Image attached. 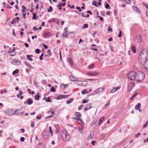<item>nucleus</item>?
<instances>
[{
    "label": "nucleus",
    "mask_w": 148,
    "mask_h": 148,
    "mask_svg": "<svg viewBox=\"0 0 148 148\" xmlns=\"http://www.w3.org/2000/svg\"><path fill=\"white\" fill-rule=\"evenodd\" d=\"M27 58L29 61H32L33 60V59L32 58H31L30 57V56H29V55H27Z\"/></svg>",
    "instance_id": "nucleus-34"
},
{
    "label": "nucleus",
    "mask_w": 148,
    "mask_h": 148,
    "mask_svg": "<svg viewBox=\"0 0 148 148\" xmlns=\"http://www.w3.org/2000/svg\"><path fill=\"white\" fill-rule=\"evenodd\" d=\"M91 104L88 103L86 104V107L85 108V110H88L91 108Z\"/></svg>",
    "instance_id": "nucleus-13"
},
{
    "label": "nucleus",
    "mask_w": 148,
    "mask_h": 148,
    "mask_svg": "<svg viewBox=\"0 0 148 148\" xmlns=\"http://www.w3.org/2000/svg\"><path fill=\"white\" fill-rule=\"evenodd\" d=\"M73 98L69 99L66 101V103L67 104H70L73 101Z\"/></svg>",
    "instance_id": "nucleus-26"
},
{
    "label": "nucleus",
    "mask_w": 148,
    "mask_h": 148,
    "mask_svg": "<svg viewBox=\"0 0 148 148\" xmlns=\"http://www.w3.org/2000/svg\"><path fill=\"white\" fill-rule=\"evenodd\" d=\"M104 117H103L101 118H100L99 120V122H98V124L99 125H100L101 124V123H102V122H103V120H104Z\"/></svg>",
    "instance_id": "nucleus-24"
},
{
    "label": "nucleus",
    "mask_w": 148,
    "mask_h": 148,
    "mask_svg": "<svg viewBox=\"0 0 148 148\" xmlns=\"http://www.w3.org/2000/svg\"><path fill=\"white\" fill-rule=\"evenodd\" d=\"M40 96V95H39V93H38L37 95H36L35 96V99L36 100H38L39 99Z\"/></svg>",
    "instance_id": "nucleus-28"
},
{
    "label": "nucleus",
    "mask_w": 148,
    "mask_h": 148,
    "mask_svg": "<svg viewBox=\"0 0 148 148\" xmlns=\"http://www.w3.org/2000/svg\"><path fill=\"white\" fill-rule=\"evenodd\" d=\"M88 102V101H86V100H83V101H82V102L84 103H87Z\"/></svg>",
    "instance_id": "nucleus-62"
},
{
    "label": "nucleus",
    "mask_w": 148,
    "mask_h": 148,
    "mask_svg": "<svg viewBox=\"0 0 148 148\" xmlns=\"http://www.w3.org/2000/svg\"><path fill=\"white\" fill-rule=\"evenodd\" d=\"M77 121L78 123L81 124L82 125L84 124V122L81 120V118H78Z\"/></svg>",
    "instance_id": "nucleus-17"
},
{
    "label": "nucleus",
    "mask_w": 148,
    "mask_h": 148,
    "mask_svg": "<svg viewBox=\"0 0 148 148\" xmlns=\"http://www.w3.org/2000/svg\"><path fill=\"white\" fill-rule=\"evenodd\" d=\"M86 92V90H84L82 91V93L83 94H85Z\"/></svg>",
    "instance_id": "nucleus-59"
},
{
    "label": "nucleus",
    "mask_w": 148,
    "mask_h": 148,
    "mask_svg": "<svg viewBox=\"0 0 148 148\" xmlns=\"http://www.w3.org/2000/svg\"><path fill=\"white\" fill-rule=\"evenodd\" d=\"M120 88L119 86H118L116 87H115L114 88L112 89L111 91V93H113L115 92L117 90L119 89Z\"/></svg>",
    "instance_id": "nucleus-14"
},
{
    "label": "nucleus",
    "mask_w": 148,
    "mask_h": 148,
    "mask_svg": "<svg viewBox=\"0 0 148 148\" xmlns=\"http://www.w3.org/2000/svg\"><path fill=\"white\" fill-rule=\"evenodd\" d=\"M108 32H112V29L110 26L108 27Z\"/></svg>",
    "instance_id": "nucleus-40"
},
{
    "label": "nucleus",
    "mask_w": 148,
    "mask_h": 148,
    "mask_svg": "<svg viewBox=\"0 0 148 148\" xmlns=\"http://www.w3.org/2000/svg\"><path fill=\"white\" fill-rule=\"evenodd\" d=\"M24 64L27 66L30 69H33V67L29 63L27 62H24Z\"/></svg>",
    "instance_id": "nucleus-21"
},
{
    "label": "nucleus",
    "mask_w": 148,
    "mask_h": 148,
    "mask_svg": "<svg viewBox=\"0 0 148 148\" xmlns=\"http://www.w3.org/2000/svg\"><path fill=\"white\" fill-rule=\"evenodd\" d=\"M47 53L49 54V56H51L52 55V53H51V51L50 49L48 50L47 51Z\"/></svg>",
    "instance_id": "nucleus-46"
},
{
    "label": "nucleus",
    "mask_w": 148,
    "mask_h": 148,
    "mask_svg": "<svg viewBox=\"0 0 148 148\" xmlns=\"http://www.w3.org/2000/svg\"><path fill=\"white\" fill-rule=\"evenodd\" d=\"M88 27V25L87 24H85L83 27V29L87 28Z\"/></svg>",
    "instance_id": "nucleus-42"
},
{
    "label": "nucleus",
    "mask_w": 148,
    "mask_h": 148,
    "mask_svg": "<svg viewBox=\"0 0 148 148\" xmlns=\"http://www.w3.org/2000/svg\"><path fill=\"white\" fill-rule=\"evenodd\" d=\"M62 99V95H60L58 97V98L57 99L58 100H61Z\"/></svg>",
    "instance_id": "nucleus-43"
},
{
    "label": "nucleus",
    "mask_w": 148,
    "mask_h": 148,
    "mask_svg": "<svg viewBox=\"0 0 148 148\" xmlns=\"http://www.w3.org/2000/svg\"><path fill=\"white\" fill-rule=\"evenodd\" d=\"M5 113L10 116H11L14 114V111L11 109H8L5 111Z\"/></svg>",
    "instance_id": "nucleus-9"
},
{
    "label": "nucleus",
    "mask_w": 148,
    "mask_h": 148,
    "mask_svg": "<svg viewBox=\"0 0 148 148\" xmlns=\"http://www.w3.org/2000/svg\"><path fill=\"white\" fill-rule=\"evenodd\" d=\"M75 114L76 116L78 118H80L82 116L81 114L79 112H76Z\"/></svg>",
    "instance_id": "nucleus-22"
},
{
    "label": "nucleus",
    "mask_w": 148,
    "mask_h": 148,
    "mask_svg": "<svg viewBox=\"0 0 148 148\" xmlns=\"http://www.w3.org/2000/svg\"><path fill=\"white\" fill-rule=\"evenodd\" d=\"M99 73L97 72H88L86 73V75H87L92 76H96L98 75Z\"/></svg>",
    "instance_id": "nucleus-7"
},
{
    "label": "nucleus",
    "mask_w": 148,
    "mask_h": 148,
    "mask_svg": "<svg viewBox=\"0 0 148 148\" xmlns=\"http://www.w3.org/2000/svg\"><path fill=\"white\" fill-rule=\"evenodd\" d=\"M11 62L12 64L15 65H19L21 64V62L18 60L14 59L11 61Z\"/></svg>",
    "instance_id": "nucleus-5"
},
{
    "label": "nucleus",
    "mask_w": 148,
    "mask_h": 148,
    "mask_svg": "<svg viewBox=\"0 0 148 148\" xmlns=\"http://www.w3.org/2000/svg\"><path fill=\"white\" fill-rule=\"evenodd\" d=\"M77 84L80 86H85L87 84V82L86 81H79L77 82Z\"/></svg>",
    "instance_id": "nucleus-6"
},
{
    "label": "nucleus",
    "mask_w": 148,
    "mask_h": 148,
    "mask_svg": "<svg viewBox=\"0 0 148 148\" xmlns=\"http://www.w3.org/2000/svg\"><path fill=\"white\" fill-rule=\"evenodd\" d=\"M148 56V52L147 49H142L140 53L138 58L139 61L140 63L143 64V62L146 61Z\"/></svg>",
    "instance_id": "nucleus-2"
},
{
    "label": "nucleus",
    "mask_w": 148,
    "mask_h": 148,
    "mask_svg": "<svg viewBox=\"0 0 148 148\" xmlns=\"http://www.w3.org/2000/svg\"><path fill=\"white\" fill-rule=\"evenodd\" d=\"M25 108H22L19 109H17L16 110L14 114L16 115H22L25 112Z\"/></svg>",
    "instance_id": "nucleus-4"
},
{
    "label": "nucleus",
    "mask_w": 148,
    "mask_h": 148,
    "mask_svg": "<svg viewBox=\"0 0 148 148\" xmlns=\"http://www.w3.org/2000/svg\"><path fill=\"white\" fill-rule=\"evenodd\" d=\"M56 132H58L60 131V128L58 126H56Z\"/></svg>",
    "instance_id": "nucleus-38"
},
{
    "label": "nucleus",
    "mask_w": 148,
    "mask_h": 148,
    "mask_svg": "<svg viewBox=\"0 0 148 148\" xmlns=\"http://www.w3.org/2000/svg\"><path fill=\"white\" fill-rule=\"evenodd\" d=\"M138 95V92H135V93H134V95H133V96L135 98L136 96Z\"/></svg>",
    "instance_id": "nucleus-45"
},
{
    "label": "nucleus",
    "mask_w": 148,
    "mask_h": 148,
    "mask_svg": "<svg viewBox=\"0 0 148 148\" xmlns=\"http://www.w3.org/2000/svg\"><path fill=\"white\" fill-rule=\"evenodd\" d=\"M105 89L101 87L95 90V92L97 94H99L103 92Z\"/></svg>",
    "instance_id": "nucleus-11"
},
{
    "label": "nucleus",
    "mask_w": 148,
    "mask_h": 148,
    "mask_svg": "<svg viewBox=\"0 0 148 148\" xmlns=\"http://www.w3.org/2000/svg\"><path fill=\"white\" fill-rule=\"evenodd\" d=\"M45 101L48 102H50L51 101V100L49 97H48L46 98L45 99Z\"/></svg>",
    "instance_id": "nucleus-47"
},
{
    "label": "nucleus",
    "mask_w": 148,
    "mask_h": 148,
    "mask_svg": "<svg viewBox=\"0 0 148 148\" xmlns=\"http://www.w3.org/2000/svg\"><path fill=\"white\" fill-rule=\"evenodd\" d=\"M53 10V8L51 6L49 7V9L47 10V11L49 12H51Z\"/></svg>",
    "instance_id": "nucleus-33"
},
{
    "label": "nucleus",
    "mask_w": 148,
    "mask_h": 148,
    "mask_svg": "<svg viewBox=\"0 0 148 148\" xmlns=\"http://www.w3.org/2000/svg\"><path fill=\"white\" fill-rule=\"evenodd\" d=\"M41 116H36V118H37L38 119V120H40V119H41Z\"/></svg>",
    "instance_id": "nucleus-64"
},
{
    "label": "nucleus",
    "mask_w": 148,
    "mask_h": 148,
    "mask_svg": "<svg viewBox=\"0 0 148 148\" xmlns=\"http://www.w3.org/2000/svg\"><path fill=\"white\" fill-rule=\"evenodd\" d=\"M76 8L77 10H79V12H81L82 10L80 7H77Z\"/></svg>",
    "instance_id": "nucleus-52"
},
{
    "label": "nucleus",
    "mask_w": 148,
    "mask_h": 148,
    "mask_svg": "<svg viewBox=\"0 0 148 148\" xmlns=\"http://www.w3.org/2000/svg\"><path fill=\"white\" fill-rule=\"evenodd\" d=\"M65 84H61V88L62 90H64V89L65 88Z\"/></svg>",
    "instance_id": "nucleus-32"
},
{
    "label": "nucleus",
    "mask_w": 148,
    "mask_h": 148,
    "mask_svg": "<svg viewBox=\"0 0 148 148\" xmlns=\"http://www.w3.org/2000/svg\"><path fill=\"white\" fill-rule=\"evenodd\" d=\"M15 47H13V49L12 50L9 51V53L10 55V56H13L16 54V52L15 51Z\"/></svg>",
    "instance_id": "nucleus-12"
},
{
    "label": "nucleus",
    "mask_w": 148,
    "mask_h": 148,
    "mask_svg": "<svg viewBox=\"0 0 148 148\" xmlns=\"http://www.w3.org/2000/svg\"><path fill=\"white\" fill-rule=\"evenodd\" d=\"M70 79L73 81H76L77 80V78L71 75L70 77Z\"/></svg>",
    "instance_id": "nucleus-19"
},
{
    "label": "nucleus",
    "mask_w": 148,
    "mask_h": 148,
    "mask_svg": "<svg viewBox=\"0 0 148 148\" xmlns=\"http://www.w3.org/2000/svg\"><path fill=\"white\" fill-rule=\"evenodd\" d=\"M50 90L52 92H54L55 91V89L53 87H51V88Z\"/></svg>",
    "instance_id": "nucleus-49"
},
{
    "label": "nucleus",
    "mask_w": 148,
    "mask_h": 148,
    "mask_svg": "<svg viewBox=\"0 0 148 148\" xmlns=\"http://www.w3.org/2000/svg\"><path fill=\"white\" fill-rule=\"evenodd\" d=\"M49 129L50 130V132L51 134V136H53V132H52V130L51 127L50 126L49 127Z\"/></svg>",
    "instance_id": "nucleus-51"
},
{
    "label": "nucleus",
    "mask_w": 148,
    "mask_h": 148,
    "mask_svg": "<svg viewBox=\"0 0 148 148\" xmlns=\"http://www.w3.org/2000/svg\"><path fill=\"white\" fill-rule=\"evenodd\" d=\"M34 126V122H32L31 124V126L32 127H33Z\"/></svg>",
    "instance_id": "nucleus-60"
},
{
    "label": "nucleus",
    "mask_w": 148,
    "mask_h": 148,
    "mask_svg": "<svg viewBox=\"0 0 148 148\" xmlns=\"http://www.w3.org/2000/svg\"><path fill=\"white\" fill-rule=\"evenodd\" d=\"M136 39L138 43H141L142 42V39L140 35H138L137 36Z\"/></svg>",
    "instance_id": "nucleus-15"
},
{
    "label": "nucleus",
    "mask_w": 148,
    "mask_h": 148,
    "mask_svg": "<svg viewBox=\"0 0 148 148\" xmlns=\"http://www.w3.org/2000/svg\"><path fill=\"white\" fill-rule=\"evenodd\" d=\"M62 99L64 98H66L69 96V95H62Z\"/></svg>",
    "instance_id": "nucleus-37"
},
{
    "label": "nucleus",
    "mask_w": 148,
    "mask_h": 148,
    "mask_svg": "<svg viewBox=\"0 0 148 148\" xmlns=\"http://www.w3.org/2000/svg\"><path fill=\"white\" fill-rule=\"evenodd\" d=\"M40 51V50L39 49H36L35 50L36 52L37 53H39Z\"/></svg>",
    "instance_id": "nucleus-58"
},
{
    "label": "nucleus",
    "mask_w": 148,
    "mask_h": 148,
    "mask_svg": "<svg viewBox=\"0 0 148 148\" xmlns=\"http://www.w3.org/2000/svg\"><path fill=\"white\" fill-rule=\"evenodd\" d=\"M141 107V105L140 103H138L135 106V109L136 110H139Z\"/></svg>",
    "instance_id": "nucleus-20"
},
{
    "label": "nucleus",
    "mask_w": 148,
    "mask_h": 148,
    "mask_svg": "<svg viewBox=\"0 0 148 148\" xmlns=\"http://www.w3.org/2000/svg\"><path fill=\"white\" fill-rule=\"evenodd\" d=\"M130 0H125V1L127 4H130V2H131Z\"/></svg>",
    "instance_id": "nucleus-53"
},
{
    "label": "nucleus",
    "mask_w": 148,
    "mask_h": 148,
    "mask_svg": "<svg viewBox=\"0 0 148 148\" xmlns=\"http://www.w3.org/2000/svg\"><path fill=\"white\" fill-rule=\"evenodd\" d=\"M78 130L79 132L82 134H83L84 133V132L83 130H82V129H81L80 127H78Z\"/></svg>",
    "instance_id": "nucleus-35"
},
{
    "label": "nucleus",
    "mask_w": 148,
    "mask_h": 148,
    "mask_svg": "<svg viewBox=\"0 0 148 148\" xmlns=\"http://www.w3.org/2000/svg\"><path fill=\"white\" fill-rule=\"evenodd\" d=\"M20 140L22 142H23L25 140V138L24 137H21L20 138Z\"/></svg>",
    "instance_id": "nucleus-57"
},
{
    "label": "nucleus",
    "mask_w": 148,
    "mask_h": 148,
    "mask_svg": "<svg viewBox=\"0 0 148 148\" xmlns=\"http://www.w3.org/2000/svg\"><path fill=\"white\" fill-rule=\"evenodd\" d=\"M68 61L70 63L71 65H72L73 64V62H72V60L71 58H69L68 59Z\"/></svg>",
    "instance_id": "nucleus-30"
},
{
    "label": "nucleus",
    "mask_w": 148,
    "mask_h": 148,
    "mask_svg": "<svg viewBox=\"0 0 148 148\" xmlns=\"http://www.w3.org/2000/svg\"><path fill=\"white\" fill-rule=\"evenodd\" d=\"M43 45L45 49H47L48 48V46L44 44H43Z\"/></svg>",
    "instance_id": "nucleus-63"
},
{
    "label": "nucleus",
    "mask_w": 148,
    "mask_h": 148,
    "mask_svg": "<svg viewBox=\"0 0 148 148\" xmlns=\"http://www.w3.org/2000/svg\"><path fill=\"white\" fill-rule=\"evenodd\" d=\"M62 136L63 140L65 141H68L70 139L69 133L65 130H63L62 133Z\"/></svg>",
    "instance_id": "nucleus-3"
},
{
    "label": "nucleus",
    "mask_w": 148,
    "mask_h": 148,
    "mask_svg": "<svg viewBox=\"0 0 148 148\" xmlns=\"http://www.w3.org/2000/svg\"><path fill=\"white\" fill-rule=\"evenodd\" d=\"M110 7L109 4L108 3H107L105 5V8L106 9H108Z\"/></svg>",
    "instance_id": "nucleus-54"
},
{
    "label": "nucleus",
    "mask_w": 148,
    "mask_h": 148,
    "mask_svg": "<svg viewBox=\"0 0 148 148\" xmlns=\"http://www.w3.org/2000/svg\"><path fill=\"white\" fill-rule=\"evenodd\" d=\"M19 72V69H16L12 73V74L13 75L16 74L18 73Z\"/></svg>",
    "instance_id": "nucleus-27"
},
{
    "label": "nucleus",
    "mask_w": 148,
    "mask_h": 148,
    "mask_svg": "<svg viewBox=\"0 0 148 148\" xmlns=\"http://www.w3.org/2000/svg\"><path fill=\"white\" fill-rule=\"evenodd\" d=\"M110 103V101H108L107 103L103 107V109H106V107H107V106H108Z\"/></svg>",
    "instance_id": "nucleus-31"
},
{
    "label": "nucleus",
    "mask_w": 148,
    "mask_h": 148,
    "mask_svg": "<svg viewBox=\"0 0 148 148\" xmlns=\"http://www.w3.org/2000/svg\"><path fill=\"white\" fill-rule=\"evenodd\" d=\"M135 84L133 82H131L129 85L128 88L127 89V90L129 92L134 87V86Z\"/></svg>",
    "instance_id": "nucleus-10"
},
{
    "label": "nucleus",
    "mask_w": 148,
    "mask_h": 148,
    "mask_svg": "<svg viewBox=\"0 0 148 148\" xmlns=\"http://www.w3.org/2000/svg\"><path fill=\"white\" fill-rule=\"evenodd\" d=\"M129 79L135 80L136 82L142 81L145 78V74L141 71L136 72L134 71H130L128 74Z\"/></svg>",
    "instance_id": "nucleus-1"
},
{
    "label": "nucleus",
    "mask_w": 148,
    "mask_h": 148,
    "mask_svg": "<svg viewBox=\"0 0 148 148\" xmlns=\"http://www.w3.org/2000/svg\"><path fill=\"white\" fill-rule=\"evenodd\" d=\"M32 19H34V20H36V14L35 13H34L33 14Z\"/></svg>",
    "instance_id": "nucleus-44"
},
{
    "label": "nucleus",
    "mask_w": 148,
    "mask_h": 148,
    "mask_svg": "<svg viewBox=\"0 0 148 148\" xmlns=\"http://www.w3.org/2000/svg\"><path fill=\"white\" fill-rule=\"evenodd\" d=\"M43 56H44L43 53L41 55V56H40V58H39V59L40 60H43L42 57H43Z\"/></svg>",
    "instance_id": "nucleus-48"
},
{
    "label": "nucleus",
    "mask_w": 148,
    "mask_h": 148,
    "mask_svg": "<svg viewBox=\"0 0 148 148\" xmlns=\"http://www.w3.org/2000/svg\"><path fill=\"white\" fill-rule=\"evenodd\" d=\"M51 113H52V114L51 115L48 116L47 117L48 118H51L53 116V115L54 114V112H51Z\"/></svg>",
    "instance_id": "nucleus-41"
},
{
    "label": "nucleus",
    "mask_w": 148,
    "mask_h": 148,
    "mask_svg": "<svg viewBox=\"0 0 148 148\" xmlns=\"http://www.w3.org/2000/svg\"><path fill=\"white\" fill-rule=\"evenodd\" d=\"M97 122V120H94L92 122V124L94 125Z\"/></svg>",
    "instance_id": "nucleus-55"
},
{
    "label": "nucleus",
    "mask_w": 148,
    "mask_h": 148,
    "mask_svg": "<svg viewBox=\"0 0 148 148\" xmlns=\"http://www.w3.org/2000/svg\"><path fill=\"white\" fill-rule=\"evenodd\" d=\"M67 34L65 32H64L62 34L63 36L64 37H67Z\"/></svg>",
    "instance_id": "nucleus-56"
},
{
    "label": "nucleus",
    "mask_w": 148,
    "mask_h": 148,
    "mask_svg": "<svg viewBox=\"0 0 148 148\" xmlns=\"http://www.w3.org/2000/svg\"><path fill=\"white\" fill-rule=\"evenodd\" d=\"M57 19L56 18H53L50 20L49 22H55L56 20H57Z\"/></svg>",
    "instance_id": "nucleus-29"
},
{
    "label": "nucleus",
    "mask_w": 148,
    "mask_h": 148,
    "mask_svg": "<svg viewBox=\"0 0 148 148\" xmlns=\"http://www.w3.org/2000/svg\"><path fill=\"white\" fill-rule=\"evenodd\" d=\"M94 66V64H92L91 65H90L88 66V68L89 69H91Z\"/></svg>",
    "instance_id": "nucleus-50"
},
{
    "label": "nucleus",
    "mask_w": 148,
    "mask_h": 148,
    "mask_svg": "<svg viewBox=\"0 0 148 148\" xmlns=\"http://www.w3.org/2000/svg\"><path fill=\"white\" fill-rule=\"evenodd\" d=\"M51 34V33L49 32H46L44 34V36L45 37L49 36Z\"/></svg>",
    "instance_id": "nucleus-16"
},
{
    "label": "nucleus",
    "mask_w": 148,
    "mask_h": 148,
    "mask_svg": "<svg viewBox=\"0 0 148 148\" xmlns=\"http://www.w3.org/2000/svg\"><path fill=\"white\" fill-rule=\"evenodd\" d=\"M144 65V67L145 70L146 71H148V60H146L144 62H143V64Z\"/></svg>",
    "instance_id": "nucleus-8"
},
{
    "label": "nucleus",
    "mask_w": 148,
    "mask_h": 148,
    "mask_svg": "<svg viewBox=\"0 0 148 148\" xmlns=\"http://www.w3.org/2000/svg\"><path fill=\"white\" fill-rule=\"evenodd\" d=\"M27 103L28 105H31L33 103V101L32 100L28 99L27 100Z\"/></svg>",
    "instance_id": "nucleus-18"
},
{
    "label": "nucleus",
    "mask_w": 148,
    "mask_h": 148,
    "mask_svg": "<svg viewBox=\"0 0 148 148\" xmlns=\"http://www.w3.org/2000/svg\"><path fill=\"white\" fill-rule=\"evenodd\" d=\"M140 135V133H138L137 134H136L135 135V137H138Z\"/></svg>",
    "instance_id": "nucleus-61"
},
{
    "label": "nucleus",
    "mask_w": 148,
    "mask_h": 148,
    "mask_svg": "<svg viewBox=\"0 0 148 148\" xmlns=\"http://www.w3.org/2000/svg\"><path fill=\"white\" fill-rule=\"evenodd\" d=\"M132 49L134 53H135L136 51V48L134 45H133L132 47Z\"/></svg>",
    "instance_id": "nucleus-25"
},
{
    "label": "nucleus",
    "mask_w": 148,
    "mask_h": 148,
    "mask_svg": "<svg viewBox=\"0 0 148 148\" xmlns=\"http://www.w3.org/2000/svg\"><path fill=\"white\" fill-rule=\"evenodd\" d=\"M37 148H44V146L42 143H40L38 145Z\"/></svg>",
    "instance_id": "nucleus-23"
},
{
    "label": "nucleus",
    "mask_w": 148,
    "mask_h": 148,
    "mask_svg": "<svg viewBox=\"0 0 148 148\" xmlns=\"http://www.w3.org/2000/svg\"><path fill=\"white\" fill-rule=\"evenodd\" d=\"M92 5H94L95 6H96V7L98 6V5H97V2L95 1H94L92 2Z\"/></svg>",
    "instance_id": "nucleus-39"
},
{
    "label": "nucleus",
    "mask_w": 148,
    "mask_h": 148,
    "mask_svg": "<svg viewBox=\"0 0 148 148\" xmlns=\"http://www.w3.org/2000/svg\"><path fill=\"white\" fill-rule=\"evenodd\" d=\"M93 138V136L91 135V134H90V135H89L87 139L88 140H91Z\"/></svg>",
    "instance_id": "nucleus-36"
}]
</instances>
